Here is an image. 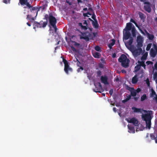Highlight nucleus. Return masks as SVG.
Wrapping results in <instances>:
<instances>
[{
  "label": "nucleus",
  "instance_id": "obj_31",
  "mask_svg": "<svg viewBox=\"0 0 157 157\" xmlns=\"http://www.w3.org/2000/svg\"><path fill=\"white\" fill-rule=\"evenodd\" d=\"M148 39L151 40H153L154 38V35L153 34L148 33L147 34Z\"/></svg>",
  "mask_w": 157,
  "mask_h": 157
},
{
  "label": "nucleus",
  "instance_id": "obj_41",
  "mask_svg": "<svg viewBox=\"0 0 157 157\" xmlns=\"http://www.w3.org/2000/svg\"><path fill=\"white\" fill-rule=\"evenodd\" d=\"M49 15H48V14H46L44 16V19H46L47 20L46 21H47L48 19L49 20Z\"/></svg>",
  "mask_w": 157,
  "mask_h": 157
},
{
  "label": "nucleus",
  "instance_id": "obj_5",
  "mask_svg": "<svg viewBox=\"0 0 157 157\" xmlns=\"http://www.w3.org/2000/svg\"><path fill=\"white\" fill-rule=\"evenodd\" d=\"M63 61L64 64V71L66 74H68L69 71H72V69L69 67L67 61L64 58L63 59Z\"/></svg>",
  "mask_w": 157,
  "mask_h": 157
},
{
  "label": "nucleus",
  "instance_id": "obj_22",
  "mask_svg": "<svg viewBox=\"0 0 157 157\" xmlns=\"http://www.w3.org/2000/svg\"><path fill=\"white\" fill-rule=\"evenodd\" d=\"M138 14L140 19L144 21L146 17L144 13L141 12H139L138 13Z\"/></svg>",
  "mask_w": 157,
  "mask_h": 157
},
{
  "label": "nucleus",
  "instance_id": "obj_8",
  "mask_svg": "<svg viewBox=\"0 0 157 157\" xmlns=\"http://www.w3.org/2000/svg\"><path fill=\"white\" fill-rule=\"evenodd\" d=\"M144 9L147 12L150 13L151 11V4L148 2H145L144 3Z\"/></svg>",
  "mask_w": 157,
  "mask_h": 157
},
{
  "label": "nucleus",
  "instance_id": "obj_37",
  "mask_svg": "<svg viewBox=\"0 0 157 157\" xmlns=\"http://www.w3.org/2000/svg\"><path fill=\"white\" fill-rule=\"evenodd\" d=\"M95 49L98 52H101V48L99 46H96L95 47Z\"/></svg>",
  "mask_w": 157,
  "mask_h": 157
},
{
  "label": "nucleus",
  "instance_id": "obj_46",
  "mask_svg": "<svg viewBox=\"0 0 157 157\" xmlns=\"http://www.w3.org/2000/svg\"><path fill=\"white\" fill-rule=\"evenodd\" d=\"M135 91L136 94L138 93L141 91V89L140 88H138L136 90H135Z\"/></svg>",
  "mask_w": 157,
  "mask_h": 157
},
{
  "label": "nucleus",
  "instance_id": "obj_61",
  "mask_svg": "<svg viewBox=\"0 0 157 157\" xmlns=\"http://www.w3.org/2000/svg\"><path fill=\"white\" fill-rule=\"evenodd\" d=\"M83 16L84 17H89V16H88V14L87 13H83Z\"/></svg>",
  "mask_w": 157,
  "mask_h": 157
},
{
  "label": "nucleus",
  "instance_id": "obj_53",
  "mask_svg": "<svg viewBox=\"0 0 157 157\" xmlns=\"http://www.w3.org/2000/svg\"><path fill=\"white\" fill-rule=\"evenodd\" d=\"M152 63V62L151 61H147L146 62V63L148 65L151 63Z\"/></svg>",
  "mask_w": 157,
  "mask_h": 157
},
{
  "label": "nucleus",
  "instance_id": "obj_27",
  "mask_svg": "<svg viewBox=\"0 0 157 157\" xmlns=\"http://www.w3.org/2000/svg\"><path fill=\"white\" fill-rule=\"evenodd\" d=\"M130 92V95L132 97H135L136 95L137 94L135 91V89L134 88V90H132Z\"/></svg>",
  "mask_w": 157,
  "mask_h": 157
},
{
  "label": "nucleus",
  "instance_id": "obj_52",
  "mask_svg": "<svg viewBox=\"0 0 157 157\" xmlns=\"http://www.w3.org/2000/svg\"><path fill=\"white\" fill-rule=\"evenodd\" d=\"M157 77V73L155 72L153 75V78H155Z\"/></svg>",
  "mask_w": 157,
  "mask_h": 157
},
{
  "label": "nucleus",
  "instance_id": "obj_6",
  "mask_svg": "<svg viewBox=\"0 0 157 157\" xmlns=\"http://www.w3.org/2000/svg\"><path fill=\"white\" fill-rule=\"evenodd\" d=\"M49 24L52 26H55V25L57 23L56 19L53 16L51 13H49Z\"/></svg>",
  "mask_w": 157,
  "mask_h": 157
},
{
  "label": "nucleus",
  "instance_id": "obj_18",
  "mask_svg": "<svg viewBox=\"0 0 157 157\" xmlns=\"http://www.w3.org/2000/svg\"><path fill=\"white\" fill-rule=\"evenodd\" d=\"M92 24L93 27L96 29H97L99 27V24H98L97 20H95L92 21Z\"/></svg>",
  "mask_w": 157,
  "mask_h": 157
},
{
  "label": "nucleus",
  "instance_id": "obj_28",
  "mask_svg": "<svg viewBox=\"0 0 157 157\" xmlns=\"http://www.w3.org/2000/svg\"><path fill=\"white\" fill-rule=\"evenodd\" d=\"M138 63L140 64V67L141 66L143 67H144V69H145V67L146 65L144 63V61H138Z\"/></svg>",
  "mask_w": 157,
  "mask_h": 157
},
{
  "label": "nucleus",
  "instance_id": "obj_55",
  "mask_svg": "<svg viewBox=\"0 0 157 157\" xmlns=\"http://www.w3.org/2000/svg\"><path fill=\"white\" fill-rule=\"evenodd\" d=\"M74 43H75L74 45L75 46H79L80 45L78 43L76 42H74Z\"/></svg>",
  "mask_w": 157,
  "mask_h": 157
},
{
  "label": "nucleus",
  "instance_id": "obj_11",
  "mask_svg": "<svg viewBox=\"0 0 157 157\" xmlns=\"http://www.w3.org/2000/svg\"><path fill=\"white\" fill-rule=\"evenodd\" d=\"M154 48L155 50L156 51H155L152 48H151L150 51V55L152 57H155L156 54V53H157V46L156 45L154 44Z\"/></svg>",
  "mask_w": 157,
  "mask_h": 157
},
{
  "label": "nucleus",
  "instance_id": "obj_24",
  "mask_svg": "<svg viewBox=\"0 0 157 157\" xmlns=\"http://www.w3.org/2000/svg\"><path fill=\"white\" fill-rule=\"evenodd\" d=\"M132 109L133 110L134 112L135 113H139L141 112V109L140 108H138L133 107L132 108Z\"/></svg>",
  "mask_w": 157,
  "mask_h": 157
},
{
  "label": "nucleus",
  "instance_id": "obj_40",
  "mask_svg": "<svg viewBox=\"0 0 157 157\" xmlns=\"http://www.w3.org/2000/svg\"><path fill=\"white\" fill-rule=\"evenodd\" d=\"M126 89L127 90H129L130 92L132 90L134 89V88L133 87H131L130 86H128V85L126 86Z\"/></svg>",
  "mask_w": 157,
  "mask_h": 157
},
{
  "label": "nucleus",
  "instance_id": "obj_48",
  "mask_svg": "<svg viewBox=\"0 0 157 157\" xmlns=\"http://www.w3.org/2000/svg\"><path fill=\"white\" fill-rule=\"evenodd\" d=\"M10 0H3V2L5 4H7L8 3H10Z\"/></svg>",
  "mask_w": 157,
  "mask_h": 157
},
{
  "label": "nucleus",
  "instance_id": "obj_64",
  "mask_svg": "<svg viewBox=\"0 0 157 157\" xmlns=\"http://www.w3.org/2000/svg\"><path fill=\"white\" fill-rule=\"evenodd\" d=\"M155 141L156 143H157V136L155 138Z\"/></svg>",
  "mask_w": 157,
  "mask_h": 157
},
{
  "label": "nucleus",
  "instance_id": "obj_10",
  "mask_svg": "<svg viewBox=\"0 0 157 157\" xmlns=\"http://www.w3.org/2000/svg\"><path fill=\"white\" fill-rule=\"evenodd\" d=\"M131 33L129 31L123 30V39L125 40H127L129 37H130Z\"/></svg>",
  "mask_w": 157,
  "mask_h": 157
},
{
  "label": "nucleus",
  "instance_id": "obj_38",
  "mask_svg": "<svg viewBox=\"0 0 157 157\" xmlns=\"http://www.w3.org/2000/svg\"><path fill=\"white\" fill-rule=\"evenodd\" d=\"M150 136L151 137V138L152 140H155V139L156 137L154 135V134L153 133H151L150 134Z\"/></svg>",
  "mask_w": 157,
  "mask_h": 157
},
{
  "label": "nucleus",
  "instance_id": "obj_14",
  "mask_svg": "<svg viewBox=\"0 0 157 157\" xmlns=\"http://www.w3.org/2000/svg\"><path fill=\"white\" fill-rule=\"evenodd\" d=\"M101 82L105 85L108 84V78L106 76H102L101 77Z\"/></svg>",
  "mask_w": 157,
  "mask_h": 157
},
{
  "label": "nucleus",
  "instance_id": "obj_34",
  "mask_svg": "<svg viewBox=\"0 0 157 157\" xmlns=\"http://www.w3.org/2000/svg\"><path fill=\"white\" fill-rule=\"evenodd\" d=\"M143 42H137V47L138 48H141L143 46Z\"/></svg>",
  "mask_w": 157,
  "mask_h": 157
},
{
  "label": "nucleus",
  "instance_id": "obj_50",
  "mask_svg": "<svg viewBox=\"0 0 157 157\" xmlns=\"http://www.w3.org/2000/svg\"><path fill=\"white\" fill-rule=\"evenodd\" d=\"M113 93V90L112 89H111L109 91V93L110 95H112Z\"/></svg>",
  "mask_w": 157,
  "mask_h": 157
},
{
  "label": "nucleus",
  "instance_id": "obj_26",
  "mask_svg": "<svg viewBox=\"0 0 157 157\" xmlns=\"http://www.w3.org/2000/svg\"><path fill=\"white\" fill-rule=\"evenodd\" d=\"M27 19L29 20L30 21L32 22L35 20L33 17H32V16L30 15H28L27 16Z\"/></svg>",
  "mask_w": 157,
  "mask_h": 157
},
{
  "label": "nucleus",
  "instance_id": "obj_25",
  "mask_svg": "<svg viewBox=\"0 0 157 157\" xmlns=\"http://www.w3.org/2000/svg\"><path fill=\"white\" fill-rule=\"evenodd\" d=\"M111 41L112 42L109 43L108 45V47L110 49L112 48V46L114 44L115 42V40L113 39H112Z\"/></svg>",
  "mask_w": 157,
  "mask_h": 157
},
{
  "label": "nucleus",
  "instance_id": "obj_23",
  "mask_svg": "<svg viewBox=\"0 0 157 157\" xmlns=\"http://www.w3.org/2000/svg\"><path fill=\"white\" fill-rule=\"evenodd\" d=\"M138 80L137 76L135 75L132 78V84H135L137 82Z\"/></svg>",
  "mask_w": 157,
  "mask_h": 157
},
{
  "label": "nucleus",
  "instance_id": "obj_44",
  "mask_svg": "<svg viewBox=\"0 0 157 157\" xmlns=\"http://www.w3.org/2000/svg\"><path fill=\"white\" fill-rule=\"evenodd\" d=\"M97 35V33H92V39H93V38L94 37H95L96 35Z\"/></svg>",
  "mask_w": 157,
  "mask_h": 157
},
{
  "label": "nucleus",
  "instance_id": "obj_63",
  "mask_svg": "<svg viewBox=\"0 0 157 157\" xmlns=\"http://www.w3.org/2000/svg\"><path fill=\"white\" fill-rule=\"evenodd\" d=\"M127 101H128L127 100H126V99H125L123 100L122 101V102L123 103H124V102H127Z\"/></svg>",
  "mask_w": 157,
  "mask_h": 157
},
{
  "label": "nucleus",
  "instance_id": "obj_57",
  "mask_svg": "<svg viewBox=\"0 0 157 157\" xmlns=\"http://www.w3.org/2000/svg\"><path fill=\"white\" fill-rule=\"evenodd\" d=\"M155 68L157 71V62L155 63L154 65Z\"/></svg>",
  "mask_w": 157,
  "mask_h": 157
},
{
  "label": "nucleus",
  "instance_id": "obj_45",
  "mask_svg": "<svg viewBox=\"0 0 157 157\" xmlns=\"http://www.w3.org/2000/svg\"><path fill=\"white\" fill-rule=\"evenodd\" d=\"M131 96L130 95H128L126 97V99L128 101L131 99Z\"/></svg>",
  "mask_w": 157,
  "mask_h": 157
},
{
  "label": "nucleus",
  "instance_id": "obj_59",
  "mask_svg": "<svg viewBox=\"0 0 157 157\" xmlns=\"http://www.w3.org/2000/svg\"><path fill=\"white\" fill-rule=\"evenodd\" d=\"M121 71L122 73H126V71L124 69L122 70Z\"/></svg>",
  "mask_w": 157,
  "mask_h": 157
},
{
  "label": "nucleus",
  "instance_id": "obj_12",
  "mask_svg": "<svg viewBox=\"0 0 157 157\" xmlns=\"http://www.w3.org/2000/svg\"><path fill=\"white\" fill-rule=\"evenodd\" d=\"M19 5L20 4L21 5H25L28 7L29 8L32 7V6L30 5L29 2H27V0H19Z\"/></svg>",
  "mask_w": 157,
  "mask_h": 157
},
{
  "label": "nucleus",
  "instance_id": "obj_35",
  "mask_svg": "<svg viewBox=\"0 0 157 157\" xmlns=\"http://www.w3.org/2000/svg\"><path fill=\"white\" fill-rule=\"evenodd\" d=\"M140 68L141 67L139 64L137 65L135 67V71H137L140 69Z\"/></svg>",
  "mask_w": 157,
  "mask_h": 157
},
{
  "label": "nucleus",
  "instance_id": "obj_20",
  "mask_svg": "<svg viewBox=\"0 0 157 157\" xmlns=\"http://www.w3.org/2000/svg\"><path fill=\"white\" fill-rule=\"evenodd\" d=\"M136 30L135 29V27L133 26L131 29V32L132 34V36L133 37H136Z\"/></svg>",
  "mask_w": 157,
  "mask_h": 157
},
{
  "label": "nucleus",
  "instance_id": "obj_4",
  "mask_svg": "<svg viewBox=\"0 0 157 157\" xmlns=\"http://www.w3.org/2000/svg\"><path fill=\"white\" fill-rule=\"evenodd\" d=\"M82 35L81 38L87 41H89L90 39H92V32H85L82 34Z\"/></svg>",
  "mask_w": 157,
  "mask_h": 157
},
{
  "label": "nucleus",
  "instance_id": "obj_39",
  "mask_svg": "<svg viewBox=\"0 0 157 157\" xmlns=\"http://www.w3.org/2000/svg\"><path fill=\"white\" fill-rule=\"evenodd\" d=\"M97 75L96 76L97 77H99L101 75V72L100 71H98L97 72Z\"/></svg>",
  "mask_w": 157,
  "mask_h": 157
},
{
  "label": "nucleus",
  "instance_id": "obj_3",
  "mask_svg": "<svg viewBox=\"0 0 157 157\" xmlns=\"http://www.w3.org/2000/svg\"><path fill=\"white\" fill-rule=\"evenodd\" d=\"M47 24L48 21L43 22V21H41L40 22L35 21L34 22L33 24V29H35L38 28H41L42 27L44 28L46 26Z\"/></svg>",
  "mask_w": 157,
  "mask_h": 157
},
{
  "label": "nucleus",
  "instance_id": "obj_32",
  "mask_svg": "<svg viewBox=\"0 0 157 157\" xmlns=\"http://www.w3.org/2000/svg\"><path fill=\"white\" fill-rule=\"evenodd\" d=\"M137 42H143V38L141 36H138L137 38Z\"/></svg>",
  "mask_w": 157,
  "mask_h": 157
},
{
  "label": "nucleus",
  "instance_id": "obj_1",
  "mask_svg": "<svg viewBox=\"0 0 157 157\" xmlns=\"http://www.w3.org/2000/svg\"><path fill=\"white\" fill-rule=\"evenodd\" d=\"M144 111V112H147V113L143 114L142 116V118L143 120L145 121L146 127L149 129L151 127V121L152 118V111H147L146 110Z\"/></svg>",
  "mask_w": 157,
  "mask_h": 157
},
{
  "label": "nucleus",
  "instance_id": "obj_62",
  "mask_svg": "<svg viewBox=\"0 0 157 157\" xmlns=\"http://www.w3.org/2000/svg\"><path fill=\"white\" fill-rule=\"evenodd\" d=\"M113 111L114 112H116V111H117V109H116V108H115V107H114V108H113Z\"/></svg>",
  "mask_w": 157,
  "mask_h": 157
},
{
  "label": "nucleus",
  "instance_id": "obj_33",
  "mask_svg": "<svg viewBox=\"0 0 157 157\" xmlns=\"http://www.w3.org/2000/svg\"><path fill=\"white\" fill-rule=\"evenodd\" d=\"M147 99V97L146 94H144L141 97V101H143Z\"/></svg>",
  "mask_w": 157,
  "mask_h": 157
},
{
  "label": "nucleus",
  "instance_id": "obj_51",
  "mask_svg": "<svg viewBox=\"0 0 157 157\" xmlns=\"http://www.w3.org/2000/svg\"><path fill=\"white\" fill-rule=\"evenodd\" d=\"M133 99L135 101H137L139 98V97H136V96L133 97Z\"/></svg>",
  "mask_w": 157,
  "mask_h": 157
},
{
  "label": "nucleus",
  "instance_id": "obj_30",
  "mask_svg": "<svg viewBox=\"0 0 157 157\" xmlns=\"http://www.w3.org/2000/svg\"><path fill=\"white\" fill-rule=\"evenodd\" d=\"M130 21L132 22L140 30H141L140 29L139 26V25H138L137 23L134 20H133L132 18H131V19H130Z\"/></svg>",
  "mask_w": 157,
  "mask_h": 157
},
{
  "label": "nucleus",
  "instance_id": "obj_36",
  "mask_svg": "<svg viewBox=\"0 0 157 157\" xmlns=\"http://www.w3.org/2000/svg\"><path fill=\"white\" fill-rule=\"evenodd\" d=\"M151 44H152L150 43L149 44H147L146 48V50L147 51H148L150 50L151 47Z\"/></svg>",
  "mask_w": 157,
  "mask_h": 157
},
{
  "label": "nucleus",
  "instance_id": "obj_47",
  "mask_svg": "<svg viewBox=\"0 0 157 157\" xmlns=\"http://www.w3.org/2000/svg\"><path fill=\"white\" fill-rule=\"evenodd\" d=\"M71 50L74 52H77V50H76V49L73 46H71Z\"/></svg>",
  "mask_w": 157,
  "mask_h": 157
},
{
  "label": "nucleus",
  "instance_id": "obj_13",
  "mask_svg": "<svg viewBox=\"0 0 157 157\" xmlns=\"http://www.w3.org/2000/svg\"><path fill=\"white\" fill-rule=\"evenodd\" d=\"M84 22H83V24L84 25H85V26H83L82 25V23H78V26H80L81 27L82 29H84L86 30L87 29V21L86 20H83Z\"/></svg>",
  "mask_w": 157,
  "mask_h": 157
},
{
  "label": "nucleus",
  "instance_id": "obj_15",
  "mask_svg": "<svg viewBox=\"0 0 157 157\" xmlns=\"http://www.w3.org/2000/svg\"><path fill=\"white\" fill-rule=\"evenodd\" d=\"M130 123H132L133 124L136 126H137L138 125V121L137 119H136L135 117L132 118L130 119V121H128Z\"/></svg>",
  "mask_w": 157,
  "mask_h": 157
},
{
  "label": "nucleus",
  "instance_id": "obj_43",
  "mask_svg": "<svg viewBox=\"0 0 157 157\" xmlns=\"http://www.w3.org/2000/svg\"><path fill=\"white\" fill-rule=\"evenodd\" d=\"M154 95H156V93L154 90L153 89H151V97H153Z\"/></svg>",
  "mask_w": 157,
  "mask_h": 157
},
{
  "label": "nucleus",
  "instance_id": "obj_60",
  "mask_svg": "<svg viewBox=\"0 0 157 157\" xmlns=\"http://www.w3.org/2000/svg\"><path fill=\"white\" fill-rule=\"evenodd\" d=\"M147 82V85L148 86H149V85H150V82H149V81L148 79V81H147V82Z\"/></svg>",
  "mask_w": 157,
  "mask_h": 157
},
{
  "label": "nucleus",
  "instance_id": "obj_16",
  "mask_svg": "<svg viewBox=\"0 0 157 157\" xmlns=\"http://www.w3.org/2000/svg\"><path fill=\"white\" fill-rule=\"evenodd\" d=\"M132 24L130 22L126 24V26L124 30L130 31L132 29Z\"/></svg>",
  "mask_w": 157,
  "mask_h": 157
},
{
  "label": "nucleus",
  "instance_id": "obj_21",
  "mask_svg": "<svg viewBox=\"0 0 157 157\" xmlns=\"http://www.w3.org/2000/svg\"><path fill=\"white\" fill-rule=\"evenodd\" d=\"M29 9H30L31 12H33L35 13H36V16L37 14V8L36 7H34L32 6V7L29 8Z\"/></svg>",
  "mask_w": 157,
  "mask_h": 157
},
{
  "label": "nucleus",
  "instance_id": "obj_19",
  "mask_svg": "<svg viewBox=\"0 0 157 157\" xmlns=\"http://www.w3.org/2000/svg\"><path fill=\"white\" fill-rule=\"evenodd\" d=\"M93 56L95 58H99L101 56V54L99 52H95L93 53Z\"/></svg>",
  "mask_w": 157,
  "mask_h": 157
},
{
  "label": "nucleus",
  "instance_id": "obj_17",
  "mask_svg": "<svg viewBox=\"0 0 157 157\" xmlns=\"http://www.w3.org/2000/svg\"><path fill=\"white\" fill-rule=\"evenodd\" d=\"M128 127L130 130V131H128L129 132L132 133H134L135 132V130L134 127L132 126L131 125L128 124Z\"/></svg>",
  "mask_w": 157,
  "mask_h": 157
},
{
  "label": "nucleus",
  "instance_id": "obj_42",
  "mask_svg": "<svg viewBox=\"0 0 157 157\" xmlns=\"http://www.w3.org/2000/svg\"><path fill=\"white\" fill-rule=\"evenodd\" d=\"M147 56L146 55H144L141 57V60H146L147 59Z\"/></svg>",
  "mask_w": 157,
  "mask_h": 157
},
{
  "label": "nucleus",
  "instance_id": "obj_7",
  "mask_svg": "<svg viewBox=\"0 0 157 157\" xmlns=\"http://www.w3.org/2000/svg\"><path fill=\"white\" fill-rule=\"evenodd\" d=\"M94 85L95 86V88L94 90V92L97 93L99 92L101 93L100 91L102 89V86L100 82L94 83Z\"/></svg>",
  "mask_w": 157,
  "mask_h": 157
},
{
  "label": "nucleus",
  "instance_id": "obj_56",
  "mask_svg": "<svg viewBox=\"0 0 157 157\" xmlns=\"http://www.w3.org/2000/svg\"><path fill=\"white\" fill-rule=\"evenodd\" d=\"M116 54L115 53H114L112 55V57L113 58H114L116 57Z\"/></svg>",
  "mask_w": 157,
  "mask_h": 157
},
{
  "label": "nucleus",
  "instance_id": "obj_2",
  "mask_svg": "<svg viewBox=\"0 0 157 157\" xmlns=\"http://www.w3.org/2000/svg\"><path fill=\"white\" fill-rule=\"evenodd\" d=\"M118 61L121 63V65L123 67L127 68L129 67L130 60L125 55L122 54L119 58Z\"/></svg>",
  "mask_w": 157,
  "mask_h": 157
},
{
  "label": "nucleus",
  "instance_id": "obj_49",
  "mask_svg": "<svg viewBox=\"0 0 157 157\" xmlns=\"http://www.w3.org/2000/svg\"><path fill=\"white\" fill-rule=\"evenodd\" d=\"M94 20V21L95 20H97L96 18V16L95 15V14H93L91 17Z\"/></svg>",
  "mask_w": 157,
  "mask_h": 157
},
{
  "label": "nucleus",
  "instance_id": "obj_54",
  "mask_svg": "<svg viewBox=\"0 0 157 157\" xmlns=\"http://www.w3.org/2000/svg\"><path fill=\"white\" fill-rule=\"evenodd\" d=\"M52 26L54 29L55 30V32H56L57 29V27H56V24L55 25V26Z\"/></svg>",
  "mask_w": 157,
  "mask_h": 157
},
{
  "label": "nucleus",
  "instance_id": "obj_9",
  "mask_svg": "<svg viewBox=\"0 0 157 157\" xmlns=\"http://www.w3.org/2000/svg\"><path fill=\"white\" fill-rule=\"evenodd\" d=\"M142 51V49L141 48H138L132 50V52L135 57H137L140 54Z\"/></svg>",
  "mask_w": 157,
  "mask_h": 157
},
{
  "label": "nucleus",
  "instance_id": "obj_58",
  "mask_svg": "<svg viewBox=\"0 0 157 157\" xmlns=\"http://www.w3.org/2000/svg\"><path fill=\"white\" fill-rule=\"evenodd\" d=\"M81 64L80 62L79 61H78V62L77 63V65L78 67H80V65Z\"/></svg>",
  "mask_w": 157,
  "mask_h": 157
},
{
  "label": "nucleus",
  "instance_id": "obj_29",
  "mask_svg": "<svg viewBox=\"0 0 157 157\" xmlns=\"http://www.w3.org/2000/svg\"><path fill=\"white\" fill-rule=\"evenodd\" d=\"M130 38V40H129V41L127 42V43H125V45H126V44H127L129 46H131V44H132L133 40V38L131 37Z\"/></svg>",
  "mask_w": 157,
  "mask_h": 157
}]
</instances>
